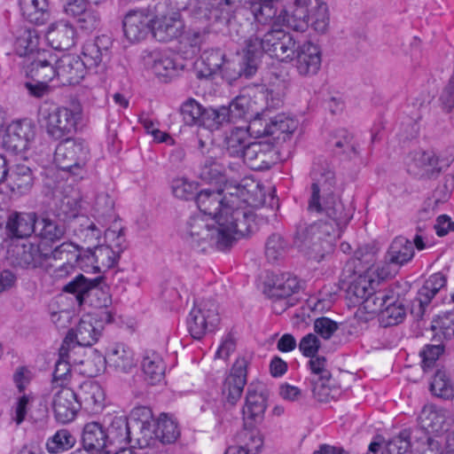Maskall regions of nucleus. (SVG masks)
I'll list each match as a JSON object with an SVG mask.
<instances>
[{"label": "nucleus", "mask_w": 454, "mask_h": 454, "mask_svg": "<svg viewBox=\"0 0 454 454\" xmlns=\"http://www.w3.org/2000/svg\"><path fill=\"white\" fill-rule=\"evenodd\" d=\"M81 119V110L78 106L73 108L54 106L47 102L42 104L38 110V121L45 129L47 134L53 139H62L76 130L78 121Z\"/></svg>", "instance_id": "obj_8"}, {"label": "nucleus", "mask_w": 454, "mask_h": 454, "mask_svg": "<svg viewBox=\"0 0 454 454\" xmlns=\"http://www.w3.org/2000/svg\"><path fill=\"white\" fill-rule=\"evenodd\" d=\"M40 37L35 29L24 30L15 41V51L20 57L27 58V62L33 59L39 51L44 49L39 48Z\"/></svg>", "instance_id": "obj_49"}, {"label": "nucleus", "mask_w": 454, "mask_h": 454, "mask_svg": "<svg viewBox=\"0 0 454 454\" xmlns=\"http://www.w3.org/2000/svg\"><path fill=\"white\" fill-rule=\"evenodd\" d=\"M347 225L323 220L309 225L301 223L297 226L294 239L300 247L309 251L310 257L320 261L326 254L333 251L342 229Z\"/></svg>", "instance_id": "obj_4"}, {"label": "nucleus", "mask_w": 454, "mask_h": 454, "mask_svg": "<svg viewBox=\"0 0 454 454\" xmlns=\"http://www.w3.org/2000/svg\"><path fill=\"white\" fill-rule=\"evenodd\" d=\"M101 335V325L96 326L92 318H82L75 328L68 331L62 345L71 349L75 345L90 347L95 344Z\"/></svg>", "instance_id": "obj_24"}, {"label": "nucleus", "mask_w": 454, "mask_h": 454, "mask_svg": "<svg viewBox=\"0 0 454 454\" xmlns=\"http://www.w3.org/2000/svg\"><path fill=\"white\" fill-rule=\"evenodd\" d=\"M69 351L67 347L61 345L59 348V357L55 364V369L52 373L53 388H62L66 387H75L77 380L71 373L70 364L68 361Z\"/></svg>", "instance_id": "obj_38"}, {"label": "nucleus", "mask_w": 454, "mask_h": 454, "mask_svg": "<svg viewBox=\"0 0 454 454\" xmlns=\"http://www.w3.org/2000/svg\"><path fill=\"white\" fill-rule=\"evenodd\" d=\"M227 175L226 168L212 157L204 160L198 172L199 177L207 183L223 182Z\"/></svg>", "instance_id": "obj_55"}, {"label": "nucleus", "mask_w": 454, "mask_h": 454, "mask_svg": "<svg viewBox=\"0 0 454 454\" xmlns=\"http://www.w3.org/2000/svg\"><path fill=\"white\" fill-rule=\"evenodd\" d=\"M419 419L421 428L427 434H438L448 430L444 411L436 405H425Z\"/></svg>", "instance_id": "obj_37"}, {"label": "nucleus", "mask_w": 454, "mask_h": 454, "mask_svg": "<svg viewBox=\"0 0 454 454\" xmlns=\"http://www.w3.org/2000/svg\"><path fill=\"white\" fill-rule=\"evenodd\" d=\"M52 409L59 422L66 424L73 421L81 409L74 387H66L57 390L52 398Z\"/></svg>", "instance_id": "obj_19"}, {"label": "nucleus", "mask_w": 454, "mask_h": 454, "mask_svg": "<svg viewBox=\"0 0 454 454\" xmlns=\"http://www.w3.org/2000/svg\"><path fill=\"white\" fill-rule=\"evenodd\" d=\"M296 3L307 4L309 26H311L318 33L326 32L329 25V12L326 3L322 0H296Z\"/></svg>", "instance_id": "obj_46"}, {"label": "nucleus", "mask_w": 454, "mask_h": 454, "mask_svg": "<svg viewBox=\"0 0 454 454\" xmlns=\"http://www.w3.org/2000/svg\"><path fill=\"white\" fill-rule=\"evenodd\" d=\"M75 30L66 21H59L51 26L47 40L53 49L67 51L74 45Z\"/></svg>", "instance_id": "obj_40"}, {"label": "nucleus", "mask_w": 454, "mask_h": 454, "mask_svg": "<svg viewBox=\"0 0 454 454\" xmlns=\"http://www.w3.org/2000/svg\"><path fill=\"white\" fill-rule=\"evenodd\" d=\"M90 159L88 144L81 138H67L55 149L54 160L59 168L80 176Z\"/></svg>", "instance_id": "obj_11"}, {"label": "nucleus", "mask_w": 454, "mask_h": 454, "mask_svg": "<svg viewBox=\"0 0 454 454\" xmlns=\"http://www.w3.org/2000/svg\"><path fill=\"white\" fill-rule=\"evenodd\" d=\"M183 12L197 13L203 11L198 6L196 1H192L176 11L153 16L152 25L153 37L161 43H168L180 38L184 34V28L186 27L182 14Z\"/></svg>", "instance_id": "obj_10"}, {"label": "nucleus", "mask_w": 454, "mask_h": 454, "mask_svg": "<svg viewBox=\"0 0 454 454\" xmlns=\"http://www.w3.org/2000/svg\"><path fill=\"white\" fill-rule=\"evenodd\" d=\"M212 15L215 21L231 26L241 7V0H215Z\"/></svg>", "instance_id": "obj_51"}, {"label": "nucleus", "mask_w": 454, "mask_h": 454, "mask_svg": "<svg viewBox=\"0 0 454 454\" xmlns=\"http://www.w3.org/2000/svg\"><path fill=\"white\" fill-rule=\"evenodd\" d=\"M278 160V149L270 143L254 142L244 151L243 163L254 170L270 169Z\"/></svg>", "instance_id": "obj_16"}, {"label": "nucleus", "mask_w": 454, "mask_h": 454, "mask_svg": "<svg viewBox=\"0 0 454 454\" xmlns=\"http://www.w3.org/2000/svg\"><path fill=\"white\" fill-rule=\"evenodd\" d=\"M257 71L256 58L252 53L246 51L244 56L239 59H225L219 73L229 84H232L239 78L245 77L249 79L253 77Z\"/></svg>", "instance_id": "obj_23"}, {"label": "nucleus", "mask_w": 454, "mask_h": 454, "mask_svg": "<svg viewBox=\"0 0 454 454\" xmlns=\"http://www.w3.org/2000/svg\"><path fill=\"white\" fill-rule=\"evenodd\" d=\"M148 64L157 76L172 77L177 73L178 67L175 60L168 54L153 51L148 56Z\"/></svg>", "instance_id": "obj_52"}, {"label": "nucleus", "mask_w": 454, "mask_h": 454, "mask_svg": "<svg viewBox=\"0 0 454 454\" xmlns=\"http://www.w3.org/2000/svg\"><path fill=\"white\" fill-rule=\"evenodd\" d=\"M80 247L73 242H63L61 245L56 247L50 254H47V260H74L81 263L82 258V252H79Z\"/></svg>", "instance_id": "obj_61"}, {"label": "nucleus", "mask_w": 454, "mask_h": 454, "mask_svg": "<svg viewBox=\"0 0 454 454\" xmlns=\"http://www.w3.org/2000/svg\"><path fill=\"white\" fill-rule=\"evenodd\" d=\"M220 323L216 303L205 300L195 304L187 318V328L193 339L200 340L207 333L214 332Z\"/></svg>", "instance_id": "obj_13"}, {"label": "nucleus", "mask_w": 454, "mask_h": 454, "mask_svg": "<svg viewBox=\"0 0 454 454\" xmlns=\"http://www.w3.org/2000/svg\"><path fill=\"white\" fill-rule=\"evenodd\" d=\"M74 215L70 222V229L74 235L94 248L98 245L102 231L87 215H79L75 207H74Z\"/></svg>", "instance_id": "obj_30"}, {"label": "nucleus", "mask_w": 454, "mask_h": 454, "mask_svg": "<svg viewBox=\"0 0 454 454\" xmlns=\"http://www.w3.org/2000/svg\"><path fill=\"white\" fill-rule=\"evenodd\" d=\"M131 426L125 416H115L106 430L108 444L117 450L129 444L131 440Z\"/></svg>", "instance_id": "obj_35"}, {"label": "nucleus", "mask_w": 454, "mask_h": 454, "mask_svg": "<svg viewBox=\"0 0 454 454\" xmlns=\"http://www.w3.org/2000/svg\"><path fill=\"white\" fill-rule=\"evenodd\" d=\"M35 137V127L29 119L12 121L6 129L4 137V145L15 152L21 153L28 148Z\"/></svg>", "instance_id": "obj_18"}, {"label": "nucleus", "mask_w": 454, "mask_h": 454, "mask_svg": "<svg viewBox=\"0 0 454 454\" xmlns=\"http://www.w3.org/2000/svg\"><path fill=\"white\" fill-rule=\"evenodd\" d=\"M82 254L81 263L85 262L86 266H90L98 272L114 267L121 255L113 247L106 245H98L93 249L88 247Z\"/></svg>", "instance_id": "obj_25"}, {"label": "nucleus", "mask_w": 454, "mask_h": 454, "mask_svg": "<svg viewBox=\"0 0 454 454\" xmlns=\"http://www.w3.org/2000/svg\"><path fill=\"white\" fill-rule=\"evenodd\" d=\"M413 256L412 242L404 237L399 236L391 242L385 254V261L388 264L403 266L411 261Z\"/></svg>", "instance_id": "obj_41"}, {"label": "nucleus", "mask_w": 454, "mask_h": 454, "mask_svg": "<svg viewBox=\"0 0 454 454\" xmlns=\"http://www.w3.org/2000/svg\"><path fill=\"white\" fill-rule=\"evenodd\" d=\"M82 442L85 450L102 454L112 450L108 444L106 429L98 422L87 423L82 430Z\"/></svg>", "instance_id": "obj_34"}, {"label": "nucleus", "mask_w": 454, "mask_h": 454, "mask_svg": "<svg viewBox=\"0 0 454 454\" xmlns=\"http://www.w3.org/2000/svg\"><path fill=\"white\" fill-rule=\"evenodd\" d=\"M57 80L62 85L78 84L86 74V67L80 56L65 54L56 57Z\"/></svg>", "instance_id": "obj_21"}, {"label": "nucleus", "mask_w": 454, "mask_h": 454, "mask_svg": "<svg viewBox=\"0 0 454 454\" xmlns=\"http://www.w3.org/2000/svg\"><path fill=\"white\" fill-rule=\"evenodd\" d=\"M234 213L232 217L238 221L237 225L229 224L225 216L216 219L204 215L190 217L183 230L184 241L200 252H205L208 247L218 251L229 250L237 239L248 234L247 213L242 210Z\"/></svg>", "instance_id": "obj_1"}, {"label": "nucleus", "mask_w": 454, "mask_h": 454, "mask_svg": "<svg viewBox=\"0 0 454 454\" xmlns=\"http://www.w3.org/2000/svg\"><path fill=\"white\" fill-rule=\"evenodd\" d=\"M251 12L254 16V21L251 23V35L261 34L275 27H278L277 22L278 6L272 4L256 1L251 4Z\"/></svg>", "instance_id": "obj_27"}, {"label": "nucleus", "mask_w": 454, "mask_h": 454, "mask_svg": "<svg viewBox=\"0 0 454 454\" xmlns=\"http://www.w3.org/2000/svg\"><path fill=\"white\" fill-rule=\"evenodd\" d=\"M418 168H421L423 174L433 176L438 174L443 168L448 167L446 160H440L434 152H421L414 158Z\"/></svg>", "instance_id": "obj_56"}, {"label": "nucleus", "mask_w": 454, "mask_h": 454, "mask_svg": "<svg viewBox=\"0 0 454 454\" xmlns=\"http://www.w3.org/2000/svg\"><path fill=\"white\" fill-rule=\"evenodd\" d=\"M112 44L111 37L102 35L92 40H88L82 46V61L87 70L99 75L101 82H104L106 78Z\"/></svg>", "instance_id": "obj_12"}, {"label": "nucleus", "mask_w": 454, "mask_h": 454, "mask_svg": "<svg viewBox=\"0 0 454 454\" xmlns=\"http://www.w3.org/2000/svg\"><path fill=\"white\" fill-rule=\"evenodd\" d=\"M196 204L205 215L209 219H216L220 216L228 218L229 224L237 225L238 221L232 217L234 212L242 210L247 213L248 233L251 231V225L254 220L252 209L244 200H239L238 195L230 193L229 197L223 194L220 190H201L196 195Z\"/></svg>", "instance_id": "obj_5"}, {"label": "nucleus", "mask_w": 454, "mask_h": 454, "mask_svg": "<svg viewBox=\"0 0 454 454\" xmlns=\"http://www.w3.org/2000/svg\"><path fill=\"white\" fill-rule=\"evenodd\" d=\"M74 201L69 198L61 200L56 208L37 216L35 235L50 242L62 239L74 217Z\"/></svg>", "instance_id": "obj_9"}, {"label": "nucleus", "mask_w": 454, "mask_h": 454, "mask_svg": "<svg viewBox=\"0 0 454 454\" xmlns=\"http://www.w3.org/2000/svg\"><path fill=\"white\" fill-rule=\"evenodd\" d=\"M411 447V431L404 429L387 442L386 450L387 454H405Z\"/></svg>", "instance_id": "obj_64"}, {"label": "nucleus", "mask_w": 454, "mask_h": 454, "mask_svg": "<svg viewBox=\"0 0 454 454\" xmlns=\"http://www.w3.org/2000/svg\"><path fill=\"white\" fill-rule=\"evenodd\" d=\"M277 22L278 27L286 26L297 32H304L309 27V10L307 4L296 3L287 10L283 8L279 11Z\"/></svg>", "instance_id": "obj_31"}, {"label": "nucleus", "mask_w": 454, "mask_h": 454, "mask_svg": "<svg viewBox=\"0 0 454 454\" xmlns=\"http://www.w3.org/2000/svg\"><path fill=\"white\" fill-rule=\"evenodd\" d=\"M210 27L207 20L193 22L187 29L184 28L181 43L191 49L192 54H198L210 36Z\"/></svg>", "instance_id": "obj_39"}, {"label": "nucleus", "mask_w": 454, "mask_h": 454, "mask_svg": "<svg viewBox=\"0 0 454 454\" xmlns=\"http://www.w3.org/2000/svg\"><path fill=\"white\" fill-rule=\"evenodd\" d=\"M300 282L290 273L274 275L265 287L264 293L271 299H286L298 292Z\"/></svg>", "instance_id": "obj_32"}, {"label": "nucleus", "mask_w": 454, "mask_h": 454, "mask_svg": "<svg viewBox=\"0 0 454 454\" xmlns=\"http://www.w3.org/2000/svg\"><path fill=\"white\" fill-rule=\"evenodd\" d=\"M374 273L368 271L365 275H360L348 286V294L355 303L360 304L367 313L381 315L393 298V291L377 290L379 280L372 278Z\"/></svg>", "instance_id": "obj_7"}, {"label": "nucleus", "mask_w": 454, "mask_h": 454, "mask_svg": "<svg viewBox=\"0 0 454 454\" xmlns=\"http://www.w3.org/2000/svg\"><path fill=\"white\" fill-rule=\"evenodd\" d=\"M432 393L439 397L450 399L454 397V387L444 372L437 371L430 384Z\"/></svg>", "instance_id": "obj_62"}, {"label": "nucleus", "mask_w": 454, "mask_h": 454, "mask_svg": "<svg viewBox=\"0 0 454 454\" xmlns=\"http://www.w3.org/2000/svg\"><path fill=\"white\" fill-rule=\"evenodd\" d=\"M297 121L286 116L285 114H278L265 121L262 130H257L260 136L270 137L277 143L285 142L297 129Z\"/></svg>", "instance_id": "obj_28"}, {"label": "nucleus", "mask_w": 454, "mask_h": 454, "mask_svg": "<svg viewBox=\"0 0 454 454\" xmlns=\"http://www.w3.org/2000/svg\"><path fill=\"white\" fill-rule=\"evenodd\" d=\"M155 438L162 443H173L180 435L177 423L165 414L160 415L153 431Z\"/></svg>", "instance_id": "obj_54"}, {"label": "nucleus", "mask_w": 454, "mask_h": 454, "mask_svg": "<svg viewBox=\"0 0 454 454\" xmlns=\"http://www.w3.org/2000/svg\"><path fill=\"white\" fill-rule=\"evenodd\" d=\"M26 73L34 81L49 82L57 79L56 55L50 50L39 51L27 63Z\"/></svg>", "instance_id": "obj_22"}, {"label": "nucleus", "mask_w": 454, "mask_h": 454, "mask_svg": "<svg viewBox=\"0 0 454 454\" xmlns=\"http://www.w3.org/2000/svg\"><path fill=\"white\" fill-rule=\"evenodd\" d=\"M336 154H344L349 160L358 157L359 145L354 136L345 129H337L328 141Z\"/></svg>", "instance_id": "obj_42"}, {"label": "nucleus", "mask_w": 454, "mask_h": 454, "mask_svg": "<svg viewBox=\"0 0 454 454\" xmlns=\"http://www.w3.org/2000/svg\"><path fill=\"white\" fill-rule=\"evenodd\" d=\"M153 15L148 8L129 10L122 20L123 32L126 38L132 42H140L152 33Z\"/></svg>", "instance_id": "obj_14"}, {"label": "nucleus", "mask_w": 454, "mask_h": 454, "mask_svg": "<svg viewBox=\"0 0 454 454\" xmlns=\"http://www.w3.org/2000/svg\"><path fill=\"white\" fill-rule=\"evenodd\" d=\"M447 278L442 272L434 273L424 282L411 303V313L417 319L423 317L433 298L446 287Z\"/></svg>", "instance_id": "obj_15"}, {"label": "nucleus", "mask_w": 454, "mask_h": 454, "mask_svg": "<svg viewBox=\"0 0 454 454\" xmlns=\"http://www.w3.org/2000/svg\"><path fill=\"white\" fill-rule=\"evenodd\" d=\"M32 169L25 164H16L9 168L6 182L10 190L20 195L27 193L34 184Z\"/></svg>", "instance_id": "obj_36"}, {"label": "nucleus", "mask_w": 454, "mask_h": 454, "mask_svg": "<svg viewBox=\"0 0 454 454\" xmlns=\"http://www.w3.org/2000/svg\"><path fill=\"white\" fill-rule=\"evenodd\" d=\"M141 367L145 379L149 384L155 385L163 380L166 365L159 353L153 350L145 351L141 362Z\"/></svg>", "instance_id": "obj_45"}, {"label": "nucleus", "mask_w": 454, "mask_h": 454, "mask_svg": "<svg viewBox=\"0 0 454 454\" xmlns=\"http://www.w3.org/2000/svg\"><path fill=\"white\" fill-rule=\"evenodd\" d=\"M312 184L308 200V211L325 215L335 224H348L352 218L351 208H347L333 193L336 184L333 168L323 157L315 160L310 172Z\"/></svg>", "instance_id": "obj_2"}, {"label": "nucleus", "mask_w": 454, "mask_h": 454, "mask_svg": "<svg viewBox=\"0 0 454 454\" xmlns=\"http://www.w3.org/2000/svg\"><path fill=\"white\" fill-rule=\"evenodd\" d=\"M22 16L30 23L43 25L51 19V8L48 0H20Z\"/></svg>", "instance_id": "obj_43"}, {"label": "nucleus", "mask_w": 454, "mask_h": 454, "mask_svg": "<svg viewBox=\"0 0 454 454\" xmlns=\"http://www.w3.org/2000/svg\"><path fill=\"white\" fill-rule=\"evenodd\" d=\"M12 253V263L24 269L41 267L47 258L46 253H43L39 246L32 243L17 246Z\"/></svg>", "instance_id": "obj_33"}, {"label": "nucleus", "mask_w": 454, "mask_h": 454, "mask_svg": "<svg viewBox=\"0 0 454 454\" xmlns=\"http://www.w3.org/2000/svg\"><path fill=\"white\" fill-rule=\"evenodd\" d=\"M289 243L279 233L271 234L265 244V254L270 262H275L282 259L287 253Z\"/></svg>", "instance_id": "obj_58"}, {"label": "nucleus", "mask_w": 454, "mask_h": 454, "mask_svg": "<svg viewBox=\"0 0 454 454\" xmlns=\"http://www.w3.org/2000/svg\"><path fill=\"white\" fill-rule=\"evenodd\" d=\"M405 315L406 309L403 302L397 301L395 294H393L392 300L388 301L380 315V321L384 326L395 325L404 319Z\"/></svg>", "instance_id": "obj_57"}, {"label": "nucleus", "mask_w": 454, "mask_h": 454, "mask_svg": "<svg viewBox=\"0 0 454 454\" xmlns=\"http://www.w3.org/2000/svg\"><path fill=\"white\" fill-rule=\"evenodd\" d=\"M100 278L90 279L82 274H78L74 279L62 287L64 293L74 294L79 305H82L88 297L93 284L98 282Z\"/></svg>", "instance_id": "obj_50"}, {"label": "nucleus", "mask_w": 454, "mask_h": 454, "mask_svg": "<svg viewBox=\"0 0 454 454\" xmlns=\"http://www.w3.org/2000/svg\"><path fill=\"white\" fill-rule=\"evenodd\" d=\"M249 142L248 133L245 129L235 128L225 139L226 151L231 157L244 160V151Z\"/></svg>", "instance_id": "obj_53"}, {"label": "nucleus", "mask_w": 454, "mask_h": 454, "mask_svg": "<svg viewBox=\"0 0 454 454\" xmlns=\"http://www.w3.org/2000/svg\"><path fill=\"white\" fill-rule=\"evenodd\" d=\"M267 409V391L263 384H250L242 408L243 427L235 435L234 447L247 454H257L263 445V437L257 427L263 421Z\"/></svg>", "instance_id": "obj_3"}, {"label": "nucleus", "mask_w": 454, "mask_h": 454, "mask_svg": "<svg viewBox=\"0 0 454 454\" xmlns=\"http://www.w3.org/2000/svg\"><path fill=\"white\" fill-rule=\"evenodd\" d=\"M37 215L35 212H12L9 215L5 229L11 238L24 239L35 233Z\"/></svg>", "instance_id": "obj_29"}, {"label": "nucleus", "mask_w": 454, "mask_h": 454, "mask_svg": "<svg viewBox=\"0 0 454 454\" xmlns=\"http://www.w3.org/2000/svg\"><path fill=\"white\" fill-rule=\"evenodd\" d=\"M313 397L320 403H328L341 395V387L331 376L324 379L309 380Z\"/></svg>", "instance_id": "obj_48"}, {"label": "nucleus", "mask_w": 454, "mask_h": 454, "mask_svg": "<svg viewBox=\"0 0 454 454\" xmlns=\"http://www.w3.org/2000/svg\"><path fill=\"white\" fill-rule=\"evenodd\" d=\"M78 389H74L77 401L86 411L91 413H98L104 408L105 393L101 386L91 380H83L78 384Z\"/></svg>", "instance_id": "obj_26"}, {"label": "nucleus", "mask_w": 454, "mask_h": 454, "mask_svg": "<svg viewBox=\"0 0 454 454\" xmlns=\"http://www.w3.org/2000/svg\"><path fill=\"white\" fill-rule=\"evenodd\" d=\"M294 67L297 73L303 77L316 75L322 63V52L320 47L311 42H304L296 46Z\"/></svg>", "instance_id": "obj_17"}, {"label": "nucleus", "mask_w": 454, "mask_h": 454, "mask_svg": "<svg viewBox=\"0 0 454 454\" xmlns=\"http://www.w3.org/2000/svg\"><path fill=\"white\" fill-rule=\"evenodd\" d=\"M204 106L194 98H188L180 107L184 122L188 126H200Z\"/></svg>", "instance_id": "obj_60"}, {"label": "nucleus", "mask_w": 454, "mask_h": 454, "mask_svg": "<svg viewBox=\"0 0 454 454\" xmlns=\"http://www.w3.org/2000/svg\"><path fill=\"white\" fill-rule=\"evenodd\" d=\"M247 361L244 357L237 359L223 381L222 394L231 405L236 404L242 395L247 383Z\"/></svg>", "instance_id": "obj_20"}, {"label": "nucleus", "mask_w": 454, "mask_h": 454, "mask_svg": "<svg viewBox=\"0 0 454 454\" xmlns=\"http://www.w3.org/2000/svg\"><path fill=\"white\" fill-rule=\"evenodd\" d=\"M247 52L258 62L262 52L281 61H291L295 54L297 42L293 35L280 27H275L261 34L250 35L246 41Z\"/></svg>", "instance_id": "obj_6"}, {"label": "nucleus", "mask_w": 454, "mask_h": 454, "mask_svg": "<svg viewBox=\"0 0 454 454\" xmlns=\"http://www.w3.org/2000/svg\"><path fill=\"white\" fill-rule=\"evenodd\" d=\"M225 54L220 49L206 51L201 55V61L196 67L199 79H210L219 73L225 61Z\"/></svg>", "instance_id": "obj_44"}, {"label": "nucleus", "mask_w": 454, "mask_h": 454, "mask_svg": "<svg viewBox=\"0 0 454 454\" xmlns=\"http://www.w3.org/2000/svg\"><path fill=\"white\" fill-rule=\"evenodd\" d=\"M75 442V437L68 430L60 429L48 439L46 449L50 453H61L73 448Z\"/></svg>", "instance_id": "obj_59"}, {"label": "nucleus", "mask_w": 454, "mask_h": 454, "mask_svg": "<svg viewBox=\"0 0 454 454\" xmlns=\"http://www.w3.org/2000/svg\"><path fill=\"white\" fill-rule=\"evenodd\" d=\"M106 361L110 367L124 373L129 372L136 365L133 351L124 344H116L111 348Z\"/></svg>", "instance_id": "obj_47"}, {"label": "nucleus", "mask_w": 454, "mask_h": 454, "mask_svg": "<svg viewBox=\"0 0 454 454\" xmlns=\"http://www.w3.org/2000/svg\"><path fill=\"white\" fill-rule=\"evenodd\" d=\"M224 122H229L224 106L219 108L204 107L200 126L209 129H217Z\"/></svg>", "instance_id": "obj_63"}]
</instances>
